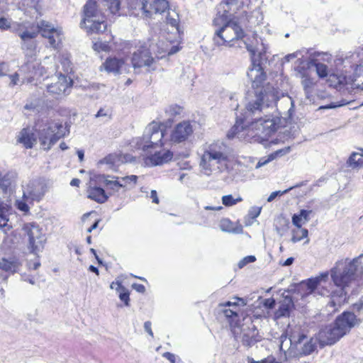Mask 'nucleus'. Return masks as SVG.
<instances>
[{
	"label": "nucleus",
	"instance_id": "f257e3e1",
	"mask_svg": "<svg viewBox=\"0 0 363 363\" xmlns=\"http://www.w3.org/2000/svg\"><path fill=\"white\" fill-rule=\"evenodd\" d=\"M275 104L278 109H280L281 114L287 113L288 117L291 118L294 112V101L289 96H282L279 99L277 95L272 90L262 91L257 94L256 99L250 100L246 105V116L244 118L237 119L235 124L228 132L227 137L229 139L239 135L241 130H247V134L252 137H258L262 140H266L272 133L276 132L281 125V119L279 117L270 118L265 116L264 118H255L252 122L248 118L250 116L259 115L265 108Z\"/></svg>",
	"mask_w": 363,
	"mask_h": 363
},
{
	"label": "nucleus",
	"instance_id": "f03ea898",
	"mask_svg": "<svg viewBox=\"0 0 363 363\" xmlns=\"http://www.w3.org/2000/svg\"><path fill=\"white\" fill-rule=\"evenodd\" d=\"M330 276L334 284L339 289L330 294V300L327 308L330 313L336 312L340 307L347 302V289L363 276V255L352 259H342L335 262L330 269Z\"/></svg>",
	"mask_w": 363,
	"mask_h": 363
},
{
	"label": "nucleus",
	"instance_id": "7ed1b4c3",
	"mask_svg": "<svg viewBox=\"0 0 363 363\" xmlns=\"http://www.w3.org/2000/svg\"><path fill=\"white\" fill-rule=\"evenodd\" d=\"M213 43L217 46L232 47L244 37V31L238 18H229L225 13H218L213 20ZM239 47H242L238 44Z\"/></svg>",
	"mask_w": 363,
	"mask_h": 363
},
{
	"label": "nucleus",
	"instance_id": "20e7f679",
	"mask_svg": "<svg viewBox=\"0 0 363 363\" xmlns=\"http://www.w3.org/2000/svg\"><path fill=\"white\" fill-rule=\"evenodd\" d=\"M229 157V148L227 145L220 140L214 141L203 146L199 165L206 174H210L213 172H220L226 167Z\"/></svg>",
	"mask_w": 363,
	"mask_h": 363
},
{
	"label": "nucleus",
	"instance_id": "39448f33",
	"mask_svg": "<svg viewBox=\"0 0 363 363\" xmlns=\"http://www.w3.org/2000/svg\"><path fill=\"white\" fill-rule=\"evenodd\" d=\"M357 323V320L353 313L344 312L337 318L333 325L327 326L319 332L320 344L323 346L335 343Z\"/></svg>",
	"mask_w": 363,
	"mask_h": 363
},
{
	"label": "nucleus",
	"instance_id": "423d86ee",
	"mask_svg": "<svg viewBox=\"0 0 363 363\" xmlns=\"http://www.w3.org/2000/svg\"><path fill=\"white\" fill-rule=\"evenodd\" d=\"M316 347V341L304 334L292 335L289 338L286 335L280 337V350L289 358L300 359L308 356L315 351Z\"/></svg>",
	"mask_w": 363,
	"mask_h": 363
},
{
	"label": "nucleus",
	"instance_id": "0eeeda50",
	"mask_svg": "<svg viewBox=\"0 0 363 363\" xmlns=\"http://www.w3.org/2000/svg\"><path fill=\"white\" fill-rule=\"evenodd\" d=\"M163 137L162 125L153 121L146 126L143 137L135 139V144L138 149L148 151L150 149L161 145Z\"/></svg>",
	"mask_w": 363,
	"mask_h": 363
},
{
	"label": "nucleus",
	"instance_id": "6e6552de",
	"mask_svg": "<svg viewBox=\"0 0 363 363\" xmlns=\"http://www.w3.org/2000/svg\"><path fill=\"white\" fill-rule=\"evenodd\" d=\"M68 131L61 123H50L45 124L38 133L42 145H48V150L54 145Z\"/></svg>",
	"mask_w": 363,
	"mask_h": 363
},
{
	"label": "nucleus",
	"instance_id": "1a4fd4ad",
	"mask_svg": "<svg viewBox=\"0 0 363 363\" xmlns=\"http://www.w3.org/2000/svg\"><path fill=\"white\" fill-rule=\"evenodd\" d=\"M243 323L238 328L240 333L235 329V334L237 337L240 339L242 345L250 347L255 343L261 340V336L259 335L256 326L253 324L252 318L247 317L243 319Z\"/></svg>",
	"mask_w": 363,
	"mask_h": 363
},
{
	"label": "nucleus",
	"instance_id": "9d476101",
	"mask_svg": "<svg viewBox=\"0 0 363 363\" xmlns=\"http://www.w3.org/2000/svg\"><path fill=\"white\" fill-rule=\"evenodd\" d=\"M26 230L28 239V248L30 252L37 255L44 248L47 240L45 234L35 223L26 225Z\"/></svg>",
	"mask_w": 363,
	"mask_h": 363
},
{
	"label": "nucleus",
	"instance_id": "9b49d317",
	"mask_svg": "<svg viewBox=\"0 0 363 363\" xmlns=\"http://www.w3.org/2000/svg\"><path fill=\"white\" fill-rule=\"evenodd\" d=\"M23 188V199L30 203L40 202L47 191L46 184L40 179L30 180Z\"/></svg>",
	"mask_w": 363,
	"mask_h": 363
},
{
	"label": "nucleus",
	"instance_id": "f8f14e48",
	"mask_svg": "<svg viewBox=\"0 0 363 363\" xmlns=\"http://www.w3.org/2000/svg\"><path fill=\"white\" fill-rule=\"evenodd\" d=\"M22 262L20 259L11 257L0 259V281L7 282L8 279L16 273H20Z\"/></svg>",
	"mask_w": 363,
	"mask_h": 363
},
{
	"label": "nucleus",
	"instance_id": "ddd939ff",
	"mask_svg": "<svg viewBox=\"0 0 363 363\" xmlns=\"http://www.w3.org/2000/svg\"><path fill=\"white\" fill-rule=\"evenodd\" d=\"M133 67L135 72L141 67H147V70L155 69V60L147 49H140L134 52L131 58Z\"/></svg>",
	"mask_w": 363,
	"mask_h": 363
},
{
	"label": "nucleus",
	"instance_id": "4468645a",
	"mask_svg": "<svg viewBox=\"0 0 363 363\" xmlns=\"http://www.w3.org/2000/svg\"><path fill=\"white\" fill-rule=\"evenodd\" d=\"M240 43L244 44L252 56H261L266 52L267 48L263 40L255 33H252L250 36L244 34L243 38L240 41Z\"/></svg>",
	"mask_w": 363,
	"mask_h": 363
},
{
	"label": "nucleus",
	"instance_id": "2eb2a0df",
	"mask_svg": "<svg viewBox=\"0 0 363 363\" xmlns=\"http://www.w3.org/2000/svg\"><path fill=\"white\" fill-rule=\"evenodd\" d=\"M194 128L189 121H183L177 124L172 129L170 140L174 143H180L189 139L193 134Z\"/></svg>",
	"mask_w": 363,
	"mask_h": 363
},
{
	"label": "nucleus",
	"instance_id": "dca6fc26",
	"mask_svg": "<svg viewBox=\"0 0 363 363\" xmlns=\"http://www.w3.org/2000/svg\"><path fill=\"white\" fill-rule=\"evenodd\" d=\"M247 76L252 82V87L255 89H257V90L255 91L254 99H252L251 100H255L256 93L259 94L261 91L264 94L265 91L272 90L277 95L274 89L271 87H267L264 90L263 89H259V85L265 80L266 78L265 74L264 73L263 70L259 65L254 66L252 68L250 69L249 71L247 72Z\"/></svg>",
	"mask_w": 363,
	"mask_h": 363
},
{
	"label": "nucleus",
	"instance_id": "f3484780",
	"mask_svg": "<svg viewBox=\"0 0 363 363\" xmlns=\"http://www.w3.org/2000/svg\"><path fill=\"white\" fill-rule=\"evenodd\" d=\"M328 272H325L315 278L309 279L305 284L307 289L309 290L308 293L318 294L321 296L327 295L329 291L325 288V284L328 282Z\"/></svg>",
	"mask_w": 363,
	"mask_h": 363
},
{
	"label": "nucleus",
	"instance_id": "a211bd4d",
	"mask_svg": "<svg viewBox=\"0 0 363 363\" xmlns=\"http://www.w3.org/2000/svg\"><path fill=\"white\" fill-rule=\"evenodd\" d=\"M73 85V80L70 77L62 73L59 74L57 81L47 86L48 92L53 95H61L65 94L67 90Z\"/></svg>",
	"mask_w": 363,
	"mask_h": 363
},
{
	"label": "nucleus",
	"instance_id": "6ab92c4d",
	"mask_svg": "<svg viewBox=\"0 0 363 363\" xmlns=\"http://www.w3.org/2000/svg\"><path fill=\"white\" fill-rule=\"evenodd\" d=\"M147 152L150 155L145 158V163L148 166L161 165L170 161L173 157L172 152L166 150L155 151L153 154L149 150Z\"/></svg>",
	"mask_w": 363,
	"mask_h": 363
},
{
	"label": "nucleus",
	"instance_id": "aec40b11",
	"mask_svg": "<svg viewBox=\"0 0 363 363\" xmlns=\"http://www.w3.org/2000/svg\"><path fill=\"white\" fill-rule=\"evenodd\" d=\"M133 157L130 155H121V154H110L103 160L98 162V164L102 165L104 164L107 165V168L111 170L116 171L118 166L125 162H131Z\"/></svg>",
	"mask_w": 363,
	"mask_h": 363
},
{
	"label": "nucleus",
	"instance_id": "412c9836",
	"mask_svg": "<svg viewBox=\"0 0 363 363\" xmlns=\"http://www.w3.org/2000/svg\"><path fill=\"white\" fill-rule=\"evenodd\" d=\"M102 67H104L106 72L115 74L128 73L130 71L129 65L123 60L116 57L106 59Z\"/></svg>",
	"mask_w": 363,
	"mask_h": 363
},
{
	"label": "nucleus",
	"instance_id": "4be33fe9",
	"mask_svg": "<svg viewBox=\"0 0 363 363\" xmlns=\"http://www.w3.org/2000/svg\"><path fill=\"white\" fill-rule=\"evenodd\" d=\"M107 28L105 16L96 7V4L92 1V33H103Z\"/></svg>",
	"mask_w": 363,
	"mask_h": 363
},
{
	"label": "nucleus",
	"instance_id": "5701e85b",
	"mask_svg": "<svg viewBox=\"0 0 363 363\" xmlns=\"http://www.w3.org/2000/svg\"><path fill=\"white\" fill-rule=\"evenodd\" d=\"M91 22V0H86L83 7L82 13V19L79 23L81 29L85 30L89 35L91 33V26L86 25V23Z\"/></svg>",
	"mask_w": 363,
	"mask_h": 363
},
{
	"label": "nucleus",
	"instance_id": "b1692460",
	"mask_svg": "<svg viewBox=\"0 0 363 363\" xmlns=\"http://www.w3.org/2000/svg\"><path fill=\"white\" fill-rule=\"evenodd\" d=\"M169 7V4L166 0H150L148 4V10L151 18L153 14L162 13L164 12Z\"/></svg>",
	"mask_w": 363,
	"mask_h": 363
},
{
	"label": "nucleus",
	"instance_id": "393cba45",
	"mask_svg": "<svg viewBox=\"0 0 363 363\" xmlns=\"http://www.w3.org/2000/svg\"><path fill=\"white\" fill-rule=\"evenodd\" d=\"M150 0H129V7L135 11H142L145 17L150 16V11L148 10V4Z\"/></svg>",
	"mask_w": 363,
	"mask_h": 363
},
{
	"label": "nucleus",
	"instance_id": "a878e982",
	"mask_svg": "<svg viewBox=\"0 0 363 363\" xmlns=\"http://www.w3.org/2000/svg\"><path fill=\"white\" fill-rule=\"evenodd\" d=\"M338 81L340 85L342 86V87H345L348 91L355 89L363 90V82L361 84L356 83L357 80H354L351 77L340 76Z\"/></svg>",
	"mask_w": 363,
	"mask_h": 363
},
{
	"label": "nucleus",
	"instance_id": "bb28decb",
	"mask_svg": "<svg viewBox=\"0 0 363 363\" xmlns=\"http://www.w3.org/2000/svg\"><path fill=\"white\" fill-rule=\"evenodd\" d=\"M102 178L104 179L105 186L113 192H118L122 189L123 185L121 184V180L118 177L103 175Z\"/></svg>",
	"mask_w": 363,
	"mask_h": 363
},
{
	"label": "nucleus",
	"instance_id": "cd10ccee",
	"mask_svg": "<svg viewBox=\"0 0 363 363\" xmlns=\"http://www.w3.org/2000/svg\"><path fill=\"white\" fill-rule=\"evenodd\" d=\"M347 164L353 169L361 167L363 165V149L352 152L347 160Z\"/></svg>",
	"mask_w": 363,
	"mask_h": 363
},
{
	"label": "nucleus",
	"instance_id": "c85d7f7f",
	"mask_svg": "<svg viewBox=\"0 0 363 363\" xmlns=\"http://www.w3.org/2000/svg\"><path fill=\"white\" fill-rule=\"evenodd\" d=\"M20 133L21 136L18 139V142L22 143L27 149L32 148L34 145V142H35L34 134L33 133H30L27 128H23Z\"/></svg>",
	"mask_w": 363,
	"mask_h": 363
},
{
	"label": "nucleus",
	"instance_id": "c756f323",
	"mask_svg": "<svg viewBox=\"0 0 363 363\" xmlns=\"http://www.w3.org/2000/svg\"><path fill=\"white\" fill-rule=\"evenodd\" d=\"M11 184V179L9 174L4 175L0 174V200L8 196L9 188Z\"/></svg>",
	"mask_w": 363,
	"mask_h": 363
},
{
	"label": "nucleus",
	"instance_id": "7c9ffc66",
	"mask_svg": "<svg viewBox=\"0 0 363 363\" xmlns=\"http://www.w3.org/2000/svg\"><path fill=\"white\" fill-rule=\"evenodd\" d=\"M311 213L312 211L311 210H301L299 214H294L292 216V223L295 227H301L303 224L309 220V216Z\"/></svg>",
	"mask_w": 363,
	"mask_h": 363
},
{
	"label": "nucleus",
	"instance_id": "2f4dec72",
	"mask_svg": "<svg viewBox=\"0 0 363 363\" xmlns=\"http://www.w3.org/2000/svg\"><path fill=\"white\" fill-rule=\"evenodd\" d=\"M294 306L291 297L286 296H284L280 303L279 311L277 312L278 316H287Z\"/></svg>",
	"mask_w": 363,
	"mask_h": 363
},
{
	"label": "nucleus",
	"instance_id": "473e14b6",
	"mask_svg": "<svg viewBox=\"0 0 363 363\" xmlns=\"http://www.w3.org/2000/svg\"><path fill=\"white\" fill-rule=\"evenodd\" d=\"M308 231L306 228L301 227H296L292 230L291 242L296 243L301 241L302 239L308 237Z\"/></svg>",
	"mask_w": 363,
	"mask_h": 363
},
{
	"label": "nucleus",
	"instance_id": "72a5a7b5",
	"mask_svg": "<svg viewBox=\"0 0 363 363\" xmlns=\"http://www.w3.org/2000/svg\"><path fill=\"white\" fill-rule=\"evenodd\" d=\"M119 178L121 180V184L123 185L122 188L125 189H130L133 188L138 180V177L135 175L121 177Z\"/></svg>",
	"mask_w": 363,
	"mask_h": 363
},
{
	"label": "nucleus",
	"instance_id": "f704fd0d",
	"mask_svg": "<svg viewBox=\"0 0 363 363\" xmlns=\"http://www.w3.org/2000/svg\"><path fill=\"white\" fill-rule=\"evenodd\" d=\"M182 111V108L177 105H170L165 109V116L168 121H172L178 115H180Z\"/></svg>",
	"mask_w": 363,
	"mask_h": 363
},
{
	"label": "nucleus",
	"instance_id": "c9c22d12",
	"mask_svg": "<svg viewBox=\"0 0 363 363\" xmlns=\"http://www.w3.org/2000/svg\"><path fill=\"white\" fill-rule=\"evenodd\" d=\"M301 85L303 87L306 97L309 98V95L312 93L313 88L315 85L314 79L307 75L301 78Z\"/></svg>",
	"mask_w": 363,
	"mask_h": 363
},
{
	"label": "nucleus",
	"instance_id": "e433bc0d",
	"mask_svg": "<svg viewBox=\"0 0 363 363\" xmlns=\"http://www.w3.org/2000/svg\"><path fill=\"white\" fill-rule=\"evenodd\" d=\"M107 199L108 196L104 189L100 187L92 188V200L98 203H104Z\"/></svg>",
	"mask_w": 363,
	"mask_h": 363
},
{
	"label": "nucleus",
	"instance_id": "4c0bfd02",
	"mask_svg": "<svg viewBox=\"0 0 363 363\" xmlns=\"http://www.w3.org/2000/svg\"><path fill=\"white\" fill-rule=\"evenodd\" d=\"M10 207L4 201L0 202V227L3 228L6 225L9 220L7 218V213Z\"/></svg>",
	"mask_w": 363,
	"mask_h": 363
},
{
	"label": "nucleus",
	"instance_id": "58836bf2",
	"mask_svg": "<svg viewBox=\"0 0 363 363\" xmlns=\"http://www.w3.org/2000/svg\"><path fill=\"white\" fill-rule=\"evenodd\" d=\"M60 64L63 71L67 74L72 72V63L68 54L62 55L60 57Z\"/></svg>",
	"mask_w": 363,
	"mask_h": 363
},
{
	"label": "nucleus",
	"instance_id": "ea45409f",
	"mask_svg": "<svg viewBox=\"0 0 363 363\" xmlns=\"http://www.w3.org/2000/svg\"><path fill=\"white\" fill-rule=\"evenodd\" d=\"M242 201V198L240 196H238L236 198L231 194L222 196V203L225 206H233Z\"/></svg>",
	"mask_w": 363,
	"mask_h": 363
},
{
	"label": "nucleus",
	"instance_id": "a19ab883",
	"mask_svg": "<svg viewBox=\"0 0 363 363\" xmlns=\"http://www.w3.org/2000/svg\"><path fill=\"white\" fill-rule=\"evenodd\" d=\"M311 64L315 67L316 72L320 77L323 78L328 75V68L326 65L318 62L316 60H313Z\"/></svg>",
	"mask_w": 363,
	"mask_h": 363
},
{
	"label": "nucleus",
	"instance_id": "79ce46f5",
	"mask_svg": "<svg viewBox=\"0 0 363 363\" xmlns=\"http://www.w3.org/2000/svg\"><path fill=\"white\" fill-rule=\"evenodd\" d=\"M39 33V30H26L18 33L19 37L22 40V41H28V40H33Z\"/></svg>",
	"mask_w": 363,
	"mask_h": 363
},
{
	"label": "nucleus",
	"instance_id": "37998d69",
	"mask_svg": "<svg viewBox=\"0 0 363 363\" xmlns=\"http://www.w3.org/2000/svg\"><path fill=\"white\" fill-rule=\"evenodd\" d=\"M36 30H39V33H40L42 35L43 33L45 31H47V33H57V30L45 21H40V23L38 24Z\"/></svg>",
	"mask_w": 363,
	"mask_h": 363
},
{
	"label": "nucleus",
	"instance_id": "c03bdc74",
	"mask_svg": "<svg viewBox=\"0 0 363 363\" xmlns=\"http://www.w3.org/2000/svg\"><path fill=\"white\" fill-rule=\"evenodd\" d=\"M233 299V301H227L225 303H220L219 307L225 308L227 306H232L233 308H236L240 305H242V306L246 305V303L245 302L244 299H242V298L234 297Z\"/></svg>",
	"mask_w": 363,
	"mask_h": 363
},
{
	"label": "nucleus",
	"instance_id": "a18cd8bd",
	"mask_svg": "<svg viewBox=\"0 0 363 363\" xmlns=\"http://www.w3.org/2000/svg\"><path fill=\"white\" fill-rule=\"evenodd\" d=\"M106 6L110 10L111 13H116L120 9L121 0H104Z\"/></svg>",
	"mask_w": 363,
	"mask_h": 363
},
{
	"label": "nucleus",
	"instance_id": "49530a36",
	"mask_svg": "<svg viewBox=\"0 0 363 363\" xmlns=\"http://www.w3.org/2000/svg\"><path fill=\"white\" fill-rule=\"evenodd\" d=\"M167 23L171 25L172 27L176 28L178 30L179 26V15L172 11V13H168V16L167 18Z\"/></svg>",
	"mask_w": 363,
	"mask_h": 363
},
{
	"label": "nucleus",
	"instance_id": "de8ad7c7",
	"mask_svg": "<svg viewBox=\"0 0 363 363\" xmlns=\"http://www.w3.org/2000/svg\"><path fill=\"white\" fill-rule=\"evenodd\" d=\"M55 34L57 36L60 35V33L57 30V33H47V31H45L43 33L42 36L48 39V43L50 47L57 48V43H56V40L55 38Z\"/></svg>",
	"mask_w": 363,
	"mask_h": 363
},
{
	"label": "nucleus",
	"instance_id": "09e8293b",
	"mask_svg": "<svg viewBox=\"0 0 363 363\" xmlns=\"http://www.w3.org/2000/svg\"><path fill=\"white\" fill-rule=\"evenodd\" d=\"M92 48L96 52H100V51L108 52L109 49H110L108 44L106 41H104V42L100 41V42L94 43L92 46Z\"/></svg>",
	"mask_w": 363,
	"mask_h": 363
},
{
	"label": "nucleus",
	"instance_id": "8fccbe9b",
	"mask_svg": "<svg viewBox=\"0 0 363 363\" xmlns=\"http://www.w3.org/2000/svg\"><path fill=\"white\" fill-rule=\"evenodd\" d=\"M35 48L36 44L34 40L23 41L21 45V48L23 50H27L30 52H33L35 50Z\"/></svg>",
	"mask_w": 363,
	"mask_h": 363
},
{
	"label": "nucleus",
	"instance_id": "3c124183",
	"mask_svg": "<svg viewBox=\"0 0 363 363\" xmlns=\"http://www.w3.org/2000/svg\"><path fill=\"white\" fill-rule=\"evenodd\" d=\"M28 203H30V201H27L26 200L23 199L22 201H16V208L20 210L22 212L27 213L29 211V206Z\"/></svg>",
	"mask_w": 363,
	"mask_h": 363
},
{
	"label": "nucleus",
	"instance_id": "603ef678",
	"mask_svg": "<svg viewBox=\"0 0 363 363\" xmlns=\"http://www.w3.org/2000/svg\"><path fill=\"white\" fill-rule=\"evenodd\" d=\"M95 116L96 118L102 117L104 121H107L111 118V111L109 109L101 108Z\"/></svg>",
	"mask_w": 363,
	"mask_h": 363
},
{
	"label": "nucleus",
	"instance_id": "864d4df0",
	"mask_svg": "<svg viewBox=\"0 0 363 363\" xmlns=\"http://www.w3.org/2000/svg\"><path fill=\"white\" fill-rule=\"evenodd\" d=\"M120 291L119 298L120 299L124 302L125 306L129 305V293L128 290H126L124 287H123Z\"/></svg>",
	"mask_w": 363,
	"mask_h": 363
},
{
	"label": "nucleus",
	"instance_id": "5fc2aeb1",
	"mask_svg": "<svg viewBox=\"0 0 363 363\" xmlns=\"http://www.w3.org/2000/svg\"><path fill=\"white\" fill-rule=\"evenodd\" d=\"M352 100L342 99L340 102H332L326 106L322 107L323 108H335L348 104Z\"/></svg>",
	"mask_w": 363,
	"mask_h": 363
},
{
	"label": "nucleus",
	"instance_id": "6e6d98bb",
	"mask_svg": "<svg viewBox=\"0 0 363 363\" xmlns=\"http://www.w3.org/2000/svg\"><path fill=\"white\" fill-rule=\"evenodd\" d=\"M256 260V258L253 255H249L247 257H245L242 259H241L238 262V267L240 269L244 267L247 264L254 262Z\"/></svg>",
	"mask_w": 363,
	"mask_h": 363
},
{
	"label": "nucleus",
	"instance_id": "4d7b16f0",
	"mask_svg": "<svg viewBox=\"0 0 363 363\" xmlns=\"http://www.w3.org/2000/svg\"><path fill=\"white\" fill-rule=\"evenodd\" d=\"M290 150H291L290 147H285L284 148H282V149L275 151L274 152L271 154V156H272L273 159L274 160L277 157H281V156L288 154L290 152Z\"/></svg>",
	"mask_w": 363,
	"mask_h": 363
},
{
	"label": "nucleus",
	"instance_id": "13d9d810",
	"mask_svg": "<svg viewBox=\"0 0 363 363\" xmlns=\"http://www.w3.org/2000/svg\"><path fill=\"white\" fill-rule=\"evenodd\" d=\"M10 28L11 23L9 20L4 16L0 17V30H6Z\"/></svg>",
	"mask_w": 363,
	"mask_h": 363
},
{
	"label": "nucleus",
	"instance_id": "bf43d9fd",
	"mask_svg": "<svg viewBox=\"0 0 363 363\" xmlns=\"http://www.w3.org/2000/svg\"><path fill=\"white\" fill-rule=\"evenodd\" d=\"M292 188H289L288 189H286L284 191H277L271 193L269 196L267 198V201L271 202L277 196H281L286 193H287L289 190H291Z\"/></svg>",
	"mask_w": 363,
	"mask_h": 363
},
{
	"label": "nucleus",
	"instance_id": "052dcab7",
	"mask_svg": "<svg viewBox=\"0 0 363 363\" xmlns=\"http://www.w3.org/2000/svg\"><path fill=\"white\" fill-rule=\"evenodd\" d=\"M222 312L227 318H231L233 316H237L238 315V311L235 308L232 309H222Z\"/></svg>",
	"mask_w": 363,
	"mask_h": 363
},
{
	"label": "nucleus",
	"instance_id": "680f3d73",
	"mask_svg": "<svg viewBox=\"0 0 363 363\" xmlns=\"http://www.w3.org/2000/svg\"><path fill=\"white\" fill-rule=\"evenodd\" d=\"M295 71L296 72V76L301 79L308 75L306 70L303 67L298 66L295 68Z\"/></svg>",
	"mask_w": 363,
	"mask_h": 363
},
{
	"label": "nucleus",
	"instance_id": "e2e57ef3",
	"mask_svg": "<svg viewBox=\"0 0 363 363\" xmlns=\"http://www.w3.org/2000/svg\"><path fill=\"white\" fill-rule=\"evenodd\" d=\"M263 305L265 308L271 309L275 306V300L274 298H266L263 301Z\"/></svg>",
	"mask_w": 363,
	"mask_h": 363
},
{
	"label": "nucleus",
	"instance_id": "0e129e2a",
	"mask_svg": "<svg viewBox=\"0 0 363 363\" xmlns=\"http://www.w3.org/2000/svg\"><path fill=\"white\" fill-rule=\"evenodd\" d=\"M35 68V65L32 62H26L21 67V71L22 72H30V69Z\"/></svg>",
	"mask_w": 363,
	"mask_h": 363
},
{
	"label": "nucleus",
	"instance_id": "69168bd1",
	"mask_svg": "<svg viewBox=\"0 0 363 363\" xmlns=\"http://www.w3.org/2000/svg\"><path fill=\"white\" fill-rule=\"evenodd\" d=\"M21 280L27 281L32 285H34L35 284L34 278L32 276L26 275V274H21Z\"/></svg>",
	"mask_w": 363,
	"mask_h": 363
},
{
	"label": "nucleus",
	"instance_id": "338daca9",
	"mask_svg": "<svg viewBox=\"0 0 363 363\" xmlns=\"http://www.w3.org/2000/svg\"><path fill=\"white\" fill-rule=\"evenodd\" d=\"M273 160H274L273 157L271 156V155H269V157H268V158L267 160H263V159L260 160L259 161V162L257 164L256 167L259 168L260 167H262V166L267 164L268 162H269L270 161H272Z\"/></svg>",
	"mask_w": 363,
	"mask_h": 363
},
{
	"label": "nucleus",
	"instance_id": "774afa93",
	"mask_svg": "<svg viewBox=\"0 0 363 363\" xmlns=\"http://www.w3.org/2000/svg\"><path fill=\"white\" fill-rule=\"evenodd\" d=\"M230 223V220L228 219L223 220L220 223V228L223 231L230 232L231 230L228 228V225Z\"/></svg>",
	"mask_w": 363,
	"mask_h": 363
}]
</instances>
